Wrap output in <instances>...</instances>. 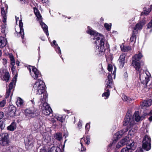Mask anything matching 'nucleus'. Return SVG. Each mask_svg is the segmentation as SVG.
I'll return each mask as SVG.
<instances>
[{
  "label": "nucleus",
  "mask_w": 152,
  "mask_h": 152,
  "mask_svg": "<svg viewBox=\"0 0 152 152\" xmlns=\"http://www.w3.org/2000/svg\"><path fill=\"white\" fill-rule=\"evenodd\" d=\"M94 39L96 40L95 43L96 44L99 43V45L96 48V54L99 56L103 55L105 50L104 45L107 43L105 38L102 35L97 34L94 37Z\"/></svg>",
  "instance_id": "nucleus-1"
},
{
  "label": "nucleus",
  "mask_w": 152,
  "mask_h": 152,
  "mask_svg": "<svg viewBox=\"0 0 152 152\" xmlns=\"http://www.w3.org/2000/svg\"><path fill=\"white\" fill-rule=\"evenodd\" d=\"M45 89V85L40 78H39L38 79V81L36 82L34 84L33 90L37 94H41V98H42V99H43V95L45 94L47 95V98H48L47 93L44 92Z\"/></svg>",
  "instance_id": "nucleus-2"
},
{
  "label": "nucleus",
  "mask_w": 152,
  "mask_h": 152,
  "mask_svg": "<svg viewBox=\"0 0 152 152\" xmlns=\"http://www.w3.org/2000/svg\"><path fill=\"white\" fill-rule=\"evenodd\" d=\"M47 99V95L45 94L43 95V99H42L41 98L40 99V102L41 103L40 105L43 107H42L43 113L46 115H49L51 113L52 110L49 105L46 102Z\"/></svg>",
  "instance_id": "nucleus-3"
},
{
  "label": "nucleus",
  "mask_w": 152,
  "mask_h": 152,
  "mask_svg": "<svg viewBox=\"0 0 152 152\" xmlns=\"http://www.w3.org/2000/svg\"><path fill=\"white\" fill-rule=\"evenodd\" d=\"M105 91L102 94V96H105L107 98L110 95L109 89L112 88L113 85V79L112 76L110 74H109L107 76V79L105 81Z\"/></svg>",
  "instance_id": "nucleus-4"
},
{
  "label": "nucleus",
  "mask_w": 152,
  "mask_h": 152,
  "mask_svg": "<svg viewBox=\"0 0 152 152\" xmlns=\"http://www.w3.org/2000/svg\"><path fill=\"white\" fill-rule=\"evenodd\" d=\"M25 114L30 118H34L38 116L40 114L39 110L34 107L27 109L25 110Z\"/></svg>",
  "instance_id": "nucleus-5"
},
{
  "label": "nucleus",
  "mask_w": 152,
  "mask_h": 152,
  "mask_svg": "<svg viewBox=\"0 0 152 152\" xmlns=\"http://www.w3.org/2000/svg\"><path fill=\"white\" fill-rule=\"evenodd\" d=\"M142 57V54L139 52L138 54H136L132 57V64L137 71H139L140 67V64L138 61Z\"/></svg>",
  "instance_id": "nucleus-6"
},
{
  "label": "nucleus",
  "mask_w": 152,
  "mask_h": 152,
  "mask_svg": "<svg viewBox=\"0 0 152 152\" xmlns=\"http://www.w3.org/2000/svg\"><path fill=\"white\" fill-rule=\"evenodd\" d=\"M144 24V23L141 22L138 23L135 26L134 28L132 35L130 39L131 42L135 41L136 39V34H137V31L141 29Z\"/></svg>",
  "instance_id": "nucleus-7"
},
{
  "label": "nucleus",
  "mask_w": 152,
  "mask_h": 152,
  "mask_svg": "<svg viewBox=\"0 0 152 152\" xmlns=\"http://www.w3.org/2000/svg\"><path fill=\"white\" fill-rule=\"evenodd\" d=\"M151 139L147 135L144 136L142 141V147L147 151L149 150L151 148Z\"/></svg>",
  "instance_id": "nucleus-8"
},
{
  "label": "nucleus",
  "mask_w": 152,
  "mask_h": 152,
  "mask_svg": "<svg viewBox=\"0 0 152 152\" xmlns=\"http://www.w3.org/2000/svg\"><path fill=\"white\" fill-rule=\"evenodd\" d=\"M34 140L30 137L24 139V143L26 148L28 150H31L34 148Z\"/></svg>",
  "instance_id": "nucleus-9"
},
{
  "label": "nucleus",
  "mask_w": 152,
  "mask_h": 152,
  "mask_svg": "<svg viewBox=\"0 0 152 152\" xmlns=\"http://www.w3.org/2000/svg\"><path fill=\"white\" fill-rule=\"evenodd\" d=\"M141 72V71H140L139 73L140 79L142 83L147 86V84L149 80V76L143 71H142V73Z\"/></svg>",
  "instance_id": "nucleus-10"
},
{
  "label": "nucleus",
  "mask_w": 152,
  "mask_h": 152,
  "mask_svg": "<svg viewBox=\"0 0 152 152\" xmlns=\"http://www.w3.org/2000/svg\"><path fill=\"white\" fill-rule=\"evenodd\" d=\"M9 134L7 133H2L0 135V144L6 145L8 144Z\"/></svg>",
  "instance_id": "nucleus-11"
},
{
  "label": "nucleus",
  "mask_w": 152,
  "mask_h": 152,
  "mask_svg": "<svg viewBox=\"0 0 152 152\" xmlns=\"http://www.w3.org/2000/svg\"><path fill=\"white\" fill-rule=\"evenodd\" d=\"M130 140L128 137H126L122 139L120 142L117 144L116 147L117 148H119L121 147L124 145H130L132 142H130Z\"/></svg>",
  "instance_id": "nucleus-12"
},
{
  "label": "nucleus",
  "mask_w": 152,
  "mask_h": 152,
  "mask_svg": "<svg viewBox=\"0 0 152 152\" xmlns=\"http://www.w3.org/2000/svg\"><path fill=\"white\" fill-rule=\"evenodd\" d=\"M128 127L124 128L123 129L120 130L113 136V138L115 141L117 140L118 139L120 138L123 134H124L128 130Z\"/></svg>",
  "instance_id": "nucleus-13"
},
{
  "label": "nucleus",
  "mask_w": 152,
  "mask_h": 152,
  "mask_svg": "<svg viewBox=\"0 0 152 152\" xmlns=\"http://www.w3.org/2000/svg\"><path fill=\"white\" fill-rule=\"evenodd\" d=\"M130 115H126L124 121L123 125L125 126L127 125L128 124H129L130 127H131L134 124V121L133 118H131Z\"/></svg>",
  "instance_id": "nucleus-14"
},
{
  "label": "nucleus",
  "mask_w": 152,
  "mask_h": 152,
  "mask_svg": "<svg viewBox=\"0 0 152 152\" xmlns=\"http://www.w3.org/2000/svg\"><path fill=\"white\" fill-rule=\"evenodd\" d=\"M130 142H132L130 145H127V147L123 148L121 151V152H132L134 149L135 147L134 146V143L133 140L129 141Z\"/></svg>",
  "instance_id": "nucleus-15"
},
{
  "label": "nucleus",
  "mask_w": 152,
  "mask_h": 152,
  "mask_svg": "<svg viewBox=\"0 0 152 152\" xmlns=\"http://www.w3.org/2000/svg\"><path fill=\"white\" fill-rule=\"evenodd\" d=\"M32 67V72H31L30 75L32 77L35 79H36L41 76V74L39 70L35 67L31 66Z\"/></svg>",
  "instance_id": "nucleus-16"
},
{
  "label": "nucleus",
  "mask_w": 152,
  "mask_h": 152,
  "mask_svg": "<svg viewBox=\"0 0 152 152\" xmlns=\"http://www.w3.org/2000/svg\"><path fill=\"white\" fill-rule=\"evenodd\" d=\"M16 111V108L12 105H10L9 107L8 115L10 117L15 115Z\"/></svg>",
  "instance_id": "nucleus-17"
},
{
  "label": "nucleus",
  "mask_w": 152,
  "mask_h": 152,
  "mask_svg": "<svg viewBox=\"0 0 152 152\" xmlns=\"http://www.w3.org/2000/svg\"><path fill=\"white\" fill-rule=\"evenodd\" d=\"M125 54L122 53L120 56L118 60L119 61V65L120 68H122L124 66V60L125 57Z\"/></svg>",
  "instance_id": "nucleus-18"
},
{
  "label": "nucleus",
  "mask_w": 152,
  "mask_h": 152,
  "mask_svg": "<svg viewBox=\"0 0 152 152\" xmlns=\"http://www.w3.org/2000/svg\"><path fill=\"white\" fill-rule=\"evenodd\" d=\"M1 15L3 18L2 21L5 23L6 22L7 19V8H6L5 10L4 8H1Z\"/></svg>",
  "instance_id": "nucleus-19"
},
{
  "label": "nucleus",
  "mask_w": 152,
  "mask_h": 152,
  "mask_svg": "<svg viewBox=\"0 0 152 152\" xmlns=\"http://www.w3.org/2000/svg\"><path fill=\"white\" fill-rule=\"evenodd\" d=\"M7 42L6 39L4 37H0V47H4Z\"/></svg>",
  "instance_id": "nucleus-20"
},
{
  "label": "nucleus",
  "mask_w": 152,
  "mask_h": 152,
  "mask_svg": "<svg viewBox=\"0 0 152 152\" xmlns=\"http://www.w3.org/2000/svg\"><path fill=\"white\" fill-rule=\"evenodd\" d=\"M18 77V74H16L14 77L12 79V82L10 83L9 87V88L8 89L11 90L12 88L14 85L16 83L17 77Z\"/></svg>",
  "instance_id": "nucleus-21"
},
{
  "label": "nucleus",
  "mask_w": 152,
  "mask_h": 152,
  "mask_svg": "<svg viewBox=\"0 0 152 152\" xmlns=\"http://www.w3.org/2000/svg\"><path fill=\"white\" fill-rule=\"evenodd\" d=\"M142 117L140 116L139 111H136L133 116V118H134L136 122H138L142 119Z\"/></svg>",
  "instance_id": "nucleus-22"
},
{
  "label": "nucleus",
  "mask_w": 152,
  "mask_h": 152,
  "mask_svg": "<svg viewBox=\"0 0 152 152\" xmlns=\"http://www.w3.org/2000/svg\"><path fill=\"white\" fill-rule=\"evenodd\" d=\"M152 104V100L150 99L148 100L144 101L142 104L141 106L142 107H148Z\"/></svg>",
  "instance_id": "nucleus-23"
},
{
  "label": "nucleus",
  "mask_w": 152,
  "mask_h": 152,
  "mask_svg": "<svg viewBox=\"0 0 152 152\" xmlns=\"http://www.w3.org/2000/svg\"><path fill=\"white\" fill-rule=\"evenodd\" d=\"M22 20H20V34L21 35V36L22 39H23L24 35V29L23 28V23L21 22Z\"/></svg>",
  "instance_id": "nucleus-24"
},
{
  "label": "nucleus",
  "mask_w": 152,
  "mask_h": 152,
  "mask_svg": "<svg viewBox=\"0 0 152 152\" xmlns=\"http://www.w3.org/2000/svg\"><path fill=\"white\" fill-rule=\"evenodd\" d=\"M16 128V124L15 122H12L10 125L8 126L7 127V129L11 131H13Z\"/></svg>",
  "instance_id": "nucleus-25"
},
{
  "label": "nucleus",
  "mask_w": 152,
  "mask_h": 152,
  "mask_svg": "<svg viewBox=\"0 0 152 152\" xmlns=\"http://www.w3.org/2000/svg\"><path fill=\"white\" fill-rule=\"evenodd\" d=\"M8 56L10 58L11 61V64L12 66V69L13 70L14 69L13 66L15 64V60L13 55L12 53H9L8 54Z\"/></svg>",
  "instance_id": "nucleus-26"
},
{
  "label": "nucleus",
  "mask_w": 152,
  "mask_h": 152,
  "mask_svg": "<svg viewBox=\"0 0 152 152\" xmlns=\"http://www.w3.org/2000/svg\"><path fill=\"white\" fill-rule=\"evenodd\" d=\"M40 24L42 26V28L44 31L45 32L46 35H48L49 33L48 32V26L42 22L40 23Z\"/></svg>",
  "instance_id": "nucleus-27"
},
{
  "label": "nucleus",
  "mask_w": 152,
  "mask_h": 152,
  "mask_svg": "<svg viewBox=\"0 0 152 152\" xmlns=\"http://www.w3.org/2000/svg\"><path fill=\"white\" fill-rule=\"evenodd\" d=\"M49 152H61V149L59 147L53 146Z\"/></svg>",
  "instance_id": "nucleus-28"
},
{
  "label": "nucleus",
  "mask_w": 152,
  "mask_h": 152,
  "mask_svg": "<svg viewBox=\"0 0 152 152\" xmlns=\"http://www.w3.org/2000/svg\"><path fill=\"white\" fill-rule=\"evenodd\" d=\"M83 141H84L85 143L88 145H89L90 142V137L89 136H87L85 139V138L83 137L81 138L80 141L82 142Z\"/></svg>",
  "instance_id": "nucleus-29"
},
{
  "label": "nucleus",
  "mask_w": 152,
  "mask_h": 152,
  "mask_svg": "<svg viewBox=\"0 0 152 152\" xmlns=\"http://www.w3.org/2000/svg\"><path fill=\"white\" fill-rule=\"evenodd\" d=\"M6 24H4L2 26L1 28V32L6 35L8 32L7 28H6Z\"/></svg>",
  "instance_id": "nucleus-30"
},
{
  "label": "nucleus",
  "mask_w": 152,
  "mask_h": 152,
  "mask_svg": "<svg viewBox=\"0 0 152 152\" xmlns=\"http://www.w3.org/2000/svg\"><path fill=\"white\" fill-rule=\"evenodd\" d=\"M152 10V5H151L150 6V8H148V11L146 10H144L141 13V15H148Z\"/></svg>",
  "instance_id": "nucleus-31"
},
{
  "label": "nucleus",
  "mask_w": 152,
  "mask_h": 152,
  "mask_svg": "<svg viewBox=\"0 0 152 152\" xmlns=\"http://www.w3.org/2000/svg\"><path fill=\"white\" fill-rule=\"evenodd\" d=\"M10 74L8 72H7L5 73V75L3 76L4 80L6 81L7 82L9 80Z\"/></svg>",
  "instance_id": "nucleus-32"
},
{
  "label": "nucleus",
  "mask_w": 152,
  "mask_h": 152,
  "mask_svg": "<svg viewBox=\"0 0 152 152\" xmlns=\"http://www.w3.org/2000/svg\"><path fill=\"white\" fill-rule=\"evenodd\" d=\"M137 129H135V128H132L129 130L128 134L132 136L134 135L136 132Z\"/></svg>",
  "instance_id": "nucleus-33"
},
{
  "label": "nucleus",
  "mask_w": 152,
  "mask_h": 152,
  "mask_svg": "<svg viewBox=\"0 0 152 152\" xmlns=\"http://www.w3.org/2000/svg\"><path fill=\"white\" fill-rule=\"evenodd\" d=\"M131 49L130 47L127 46H124L123 48H121V50L124 52H127L129 51Z\"/></svg>",
  "instance_id": "nucleus-34"
},
{
  "label": "nucleus",
  "mask_w": 152,
  "mask_h": 152,
  "mask_svg": "<svg viewBox=\"0 0 152 152\" xmlns=\"http://www.w3.org/2000/svg\"><path fill=\"white\" fill-rule=\"evenodd\" d=\"M87 33L90 35H96L94 37L96 36V35H97V34L99 35H101L100 34H98V33H96V32L94 30H92L90 29H89V30L88 31H87Z\"/></svg>",
  "instance_id": "nucleus-35"
},
{
  "label": "nucleus",
  "mask_w": 152,
  "mask_h": 152,
  "mask_svg": "<svg viewBox=\"0 0 152 152\" xmlns=\"http://www.w3.org/2000/svg\"><path fill=\"white\" fill-rule=\"evenodd\" d=\"M55 118L58 121H60L61 123L63 122L64 120L62 117L61 115L56 116Z\"/></svg>",
  "instance_id": "nucleus-36"
},
{
  "label": "nucleus",
  "mask_w": 152,
  "mask_h": 152,
  "mask_svg": "<svg viewBox=\"0 0 152 152\" xmlns=\"http://www.w3.org/2000/svg\"><path fill=\"white\" fill-rule=\"evenodd\" d=\"M25 105L24 101L20 97V107H23Z\"/></svg>",
  "instance_id": "nucleus-37"
},
{
  "label": "nucleus",
  "mask_w": 152,
  "mask_h": 152,
  "mask_svg": "<svg viewBox=\"0 0 152 152\" xmlns=\"http://www.w3.org/2000/svg\"><path fill=\"white\" fill-rule=\"evenodd\" d=\"M6 104V100L3 99L0 101V107H3Z\"/></svg>",
  "instance_id": "nucleus-38"
},
{
  "label": "nucleus",
  "mask_w": 152,
  "mask_h": 152,
  "mask_svg": "<svg viewBox=\"0 0 152 152\" xmlns=\"http://www.w3.org/2000/svg\"><path fill=\"white\" fill-rule=\"evenodd\" d=\"M5 126V124L4 121L2 120L0 121V127L1 129H4Z\"/></svg>",
  "instance_id": "nucleus-39"
},
{
  "label": "nucleus",
  "mask_w": 152,
  "mask_h": 152,
  "mask_svg": "<svg viewBox=\"0 0 152 152\" xmlns=\"http://www.w3.org/2000/svg\"><path fill=\"white\" fill-rule=\"evenodd\" d=\"M104 26L107 30L109 31L111 28V25H110L107 23H105L104 24Z\"/></svg>",
  "instance_id": "nucleus-40"
},
{
  "label": "nucleus",
  "mask_w": 152,
  "mask_h": 152,
  "mask_svg": "<svg viewBox=\"0 0 152 152\" xmlns=\"http://www.w3.org/2000/svg\"><path fill=\"white\" fill-rule=\"evenodd\" d=\"M122 99L124 101H127L128 102H130V100L129 99H131L130 98H128L127 96H126L125 95H124L123 96L122 98Z\"/></svg>",
  "instance_id": "nucleus-41"
},
{
  "label": "nucleus",
  "mask_w": 152,
  "mask_h": 152,
  "mask_svg": "<svg viewBox=\"0 0 152 152\" xmlns=\"http://www.w3.org/2000/svg\"><path fill=\"white\" fill-rule=\"evenodd\" d=\"M56 138L58 140H61L62 139L61 134H57L56 136Z\"/></svg>",
  "instance_id": "nucleus-42"
},
{
  "label": "nucleus",
  "mask_w": 152,
  "mask_h": 152,
  "mask_svg": "<svg viewBox=\"0 0 152 152\" xmlns=\"http://www.w3.org/2000/svg\"><path fill=\"white\" fill-rule=\"evenodd\" d=\"M36 15L37 17L38 20L40 22L42 20V16L40 15V13L39 12V13H38V14H37Z\"/></svg>",
  "instance_id": "nucleus-43"
},
{
  "label": "nucleus",
  "mask_w": 152,
  "mask_h": 152,
  "mask_svg": "<svg viewBox=\"0 0 152 152\" xmlns=\"http://www.w3.org/2000/svg\"><path fill=\"white\" fill-rule=\"evenodd\" d=\"M11 91L10 90L7 89V92L5 95V98H7L9 97L11 94Z\"/></svg>",
  "instance_id": "nucleus-44"
},
{
  "label": "nucleus",
  "mask_w": 152,
  "mask_h": 152,
  "mask_svg": "<svg viewBox=\"0 0 152 152\" xmlns=\"http://www.w3.org/2000/svg\"><path fill=\"white\" fill-rule=\"evenodd\" d=\"M147 28H152V20H151V22L148 24Z\"/></svg>",
  "instance_id": "nucleus-45"
},
{
  "label": "nucleus",
  "mask_w": 152,
  "mask_h": 152,
  "mask_svg": "<svg viewBox=\"0 0 152 152\" xmlns=\"http://www.w3.org/2000/svg\"><path fill=\"white\" fill-rule=\"evenodd\" d=\"M90 123H87L85 126V129L86 130H89V129L90 127Z\"/></svg>",
  "instance_id": "nucleus-46"
},
{
  "label": "nucleus",
  "mask_w": 152,
  "mask_h": 152,
  "mask_svg": "<svg viewBox=\"0 0 152 152\" xmlns=\"http://www.w3.org/2000/svg\"><path fill=\"white\" fill-rule=\"evenodd\" d=\"M56 47H57V48H56V51L57 52H58V53H61V50L60 48L58 46H57Z\"/></svg>",
  "instance_id": "nucleus-47"
},
{
  "label": "nucleus",
  "mask_w": 152,
  "mask_h": 152,
  "mask_svg": "<svg viewBox=\"0 0 152 152\" xmlns=\"http://www.w3.org/2000/svg\"><path fill=\"white\" fill-rule=\"evenodd\" d=\"M112 69V66L111 64H109L108 66V70L109 72L111 71Z\"/></svg>",
  "instance_id": "nucleus-48"
},
{
  "label": "nucleus",
  "mask_w": 152,
  "mask_h": 152,
  "mask_svg": "<svg viewBox=\"0 0 152 152\" xmlns=\"http://www.w3.org/2000/svg\"><path fill=\"white\" fill-rule=\"evenodd\" d=\"M81 149L80 150L81 152H83V151H85L86 150V148L83 147V145L82 143V142H81Z\"/></svg>",
  "instance_id": "nucleus-49"
},
{
  "label": "nucleus",
  "mask_w": 152,
  "mask_h": 152,
  "mask_svg": "<svg viewBox=\"0 0 152 152\" xmlns=\"http://www.w3.org/2000/svg\"><path fill=\"white\" fill-rule=\"evenodd\" d=\"M34 12L35 15L39 13V11L36 8H34Z\"/></svg>",
  "instance_id": "nucleus-50"
},
{
  "label": "nucleus",
  "mask_w": 152,
  "mask_h": 152,
  "mask_svg": "<svg viewBox=\"0 0 152 152\" xmlns=\"http://www.w3.org/2000/svg\"><path fill=\"white\" fill-rule=\"evenodd\" d=\"M4 116V113L2 112H0V120L2 119Z\"/></svg>",
  "instance_id": "nucleus-51"
},
{
  "label": "nucleus",
  "mask_w": 152,
  "mask_h": 152,
  "mask_svg": "<svg viewBox=\"0 0 152 152\" xmlns=\"http://www.w3.org/2000/svg\"><path fill=\"white\" fill-rule=\"evenodd\" d=\"M135 152H143V151L142 148H140L137 149Z\"/></svg>",
  "instance_id": "nucleus-52"
},
{
  "label": "nucleus",
  "mask_w": 152,
  "mask_h": 152,
  "mask_svg": "<svg viewBox=\"0 0 152 152\" xmlns=\"http://www.w3.org/2000/svg\"><path fill=\"white\" fill-rule=\"evenodd\" d=\"M39 152H47L46 150L44 148H42L40 149Z\"/></svg>",
  "instance_id": "nucleus-53"
},
{
  "label": "nucleus",
  "mask_w": 152,
  "mask_h": 152,
  "mask_svg": "<svg viewBox=\"0 0 152 152\" xmlns=\"http://www.w3.org/2000/svg\"><path fill=\"white\" fill-rule=\"evenodd\" d=\"M124 76L125 78H126L128 77V74L126 72L124 73Z\"/></svg>",
  "instance_id": "nucleus-54"
},
{
  "label": "nucleus",
  "mask_w": 152,
  "mask_h": 152,
  "mask_svg": "<svg viewBox=\"0 0 152 152\" xmlns=\"http://www.w3.org/2000/svg\"><path fill=\"white\" fill-rule=\"evenodd\" d=\"M15 17L16 18V24L17 25H18V20L19 18L18 17H16V16H15Z\"/></svg>",
  "instance_id": "nucleus-55"
},
{
  "label": "nucleus",
  "mask_w": 152,
  "mask_h": 152,
  "mask_svg": "<svg viewBox=\"0 0 152 152\" xmlns=\"http://www.w3.org/2000/svg\"><path fill=\"white\" fill-rule=\"evenodd\" d=\"M53 44L55 45V46H58V45L57 44H56V41L55 40H54L53 41Z\"/></svg>",
  "instance_id": "nucleus-56"
},
{
  "label": "nucleus",
  "mask_w": 152,
  "mask_h": 152,
  "mask_svg": "<svg viewBox=\"0 0 152 152\" xmlns=\"http://www.w3.org/2000/svg\"><path fill=\"white\" fill-rule=\"evenodd\" d=\"M82 126V124H78V126L79 128H80Z\"/></svg>",
  "instance_id": "nucleus-57"
},
{
  "label": "nucleus",
  "mask_w": 152,
  "mask_h": 152,
  "mask_svg": "<svg viewBox=\"0 0 152 152\" xmlns=\"http://www.w3.org/2000/svg\"><path fill=\"white\" fill-rule=\"evenodd\" d=\"M34 98L32 100H31V102L32 104H34Z\"/></svg>",
  "instance_id": "nucleus-58"
},
{
  "label": "nucleus",
  "mask_w": 152,
  "mask_h": 152,
  "mask_svg": "<svg viewBox=\"0 0 152 152\" xmlns=\"http://www.w3.org/2000/svg\"><path fill=\"white\" fill-rule=\"evenodd\" d=\"M20 1H23V2H22V3H25L26 2H27L26 1V0H20Z\"/></svg>",
  "instance_id": "nucleus-59"
},
{
  "label": "nucleus",
  "mask_w": 152,
  "mask_h": 152,
  "mask_svg": "<svg viewBox=\"0 0 152 152\" xmlns=\"http://www.w3.org/2000/svg\"><path fill=\"white\" fill-rule=\"evenodd\" d=\"M16 63L18 66H19V61H16Z\"/></svg>",
  "instance_id": "nucleus-60"
},
{
  "label": "nucleus",
  "mask_w": 152,
  "mask_h": 152,
  "mask_svg": "<svg viewBox=\"0 0 152 152\" xmlns=\"http://www.w3.org/2000/svg\"><path fill=\"white\" fill-rule=\"evenodd\" d=\"M149 119L150 121H152V116L149 118Z\"/></svg>",
  "instance_id": "nucleus-61"
},
{
  "label": "nucleus",
  "mask_w": 152,
  "mask_h": 152,
  "mask_svg": "<svg viewBox=\"0 0 152 152\" xmlns=\"http://www.w3.org/2000/svg\"><path fill=\"white\" fill-rule=\"evenodd\" d=\"M28 69L29 71L30 74H31V72H32V71H31V69L30 68H28Z\"/></svg>",
  "instance_id": "nucleus-62"
},
{
  "label": "nucleus",
  "mask_w": 152,
  "mask_h": 152,
  "mask_svg": "<svg viewBox=\"0 0 152 152\" xmlns=\"http://www.w3.org/2000/svg\"><path fill=\"white\" fill-rule=\"evenodd\" d=\"M116 72V70L115 69V70L113 72V75H114V77H115V75L114 74V72Z\"/></svg>",
  "instance_id": "nucleus-63"
},
{
  "label": "nucleus",
  "mask_w": 152,
  "mask_h": 152,
  "mask_svg": "<svg viewBox=\"0 0 152 152\" xmlns=\"http://www.w3.org/2000/svg\"><path fill=\"white\" fill-rule=\"evenodd\" d=\"M15 134H17L18 135H19V134H18V132H15Z\"/></svg>",
  "instance_id": "nucleus-64"
}]
</instances>
